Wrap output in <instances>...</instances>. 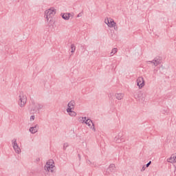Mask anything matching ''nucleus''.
Masks as SVG:
<instances>
[{"mask_svg":"<svg viewBox=\"0 0 176 176\" xmlns=\"http://www.w3.org/2000/svg\"><path fill=\"white\" fill-rule=\"evenodd\" d=\"M56 13H57V10L54 7H51L45 11L44 17L47 24H54L56 23V19H54Z\"/></svg>","mask_w":176,"mask_h":176,"instance_id":"obj_1","label":"nucleus"},{"mask_svg":"<svg viewBox=\"0 0 176 176\" xmlns=\"http://www.w3.org/2000/svg\"><path fill=\"white\" fill-rule=\"evenodd\" d=\"M55 168L56 166H54V161H53V160H48L45 166V171H47L48 173H53Z\"/></svg>","mask_w":176,"mask_h":176,"instance_id":"obj_2","label":"nucleus"},{"mask_svg":"<svg viewBox=\"0 0 176 176\" xmlns=\"http://www.w3.org/2000/svg\"><path fill=\"white\" fill-rule=\"evenodd\" d=\"M80 122H81V123H85L87 126H89L90 129H92L94 131H96V127H94V124L91 120L87 118L86 117H81L80 118Z\"/></svg>","mask_w":176,"mask_h":176,"instance_id":"obj_3","label":"nucleus"},{"mask_svg":"<svg viewBox=\"0 0 176 176\" xmlns=\"http://www.w3.org/2000/svg\"><path fill=\"white\" fill-rule=\"evenodd\" d=\"M104 23L109 28H114V30H118V27H116V23L112 18L107 17L104 19Z\"/></svg>","mask_w":176,"mask_h":176,"instance_id":"obj_4","label":"nucleus"},{"mask_svg":"<svg viewBox=\"0 0 176 176\" xmlns=\"http://www.w3.org/2000/svg\"><path fill=\"white\" fill-rule=\"evenodd\" d=\"M25 104H27V96L23 93H21L19 94V105L21 108H23L25 107Z\"/></svg>","mask_w":176,"mask_h":176,"instance_id":"obj_5","label":"nucleus"},{"mask_svg":"<svg viewBox=\"0 0 176 176\" xmlns=\"http://www.w3.org/2000/svg\"><path fill=\"white\" fill-rule=\"evenodd\" d=\"M136 84L138 89H143L145 86V79H144V77H138L136 80Z\"/></svg>","mask_w":176,"mask_h":176,"instance_id":"obj_6","label":"nucleus"},{"mask_svg":"<svg viewBox=\"0 0 176 176\" xmlns=\"http://www.w3.org/2000/svg\"><path fill=\"white\" fill-rule=\"evenodd\" d=\"M12 145L16 153H21V149L19 148V145H17L16 140H12Z\"/></svg>","mask_w":176,"mask_h":176,"instance_id":"obj_7","label":"nucleus"},{"mask_svg":"<svg viewBox=\"0 0 176 176\" xmlns=\"http://www.w3.org/2000/svg\"><path fill=\"white\" fill-rule=\"evenodd\" d=\"M168 163H176V153H173L167 159Z\"/></svg>","mask_w":176,"mask_h":176,"instance_id":"obj_8","label":"nucleus"},{"mask_svg":"<svg viewBox=\"0 0 176 176\" xmlns=\"http://www.w3.org/2000/svg\"><path fill=\"white\" fill-rule=\"evenodd\" d=\"M69 111L75 109V101L71 100L67 104V109Z\"/></svg>","mask_w":176,"mask_h":176,"instance_id":"obj_9","label":"nucleus"},{"mask_svg":"<svg viewBox=\"0 0 176 176\" xmlns=\"http://www.w3.org/2000/svg\"><path fill=\"white\" fill-rule=\"evenodd\" d=\"M71 16L72 15L68 12L61 14V16H62V19H63V20H69V19L71 18Z\"/></svg>","mask_w":176,"mask_h":176,"instance_id":"obj_10","label":"nucleus"},{"mask_svg":"<svg viewBox=\"0 0 176 176\" xmlns=\"http://www.w3.org/2000/svg\"><path fill=\"white\" fill-rule=\"evenodd\" d=\"M38 126L36 125L34 126H32L30 129V133H32V134H35V133H37L38 132Z\"/></svg>","mask_w":176,"mask_h":176,"instance_id":"obj_11","label":"nucleus"},{"mask_svg":"<svg viewBox=\"0 0 176 176\" xmlns=\"http://www.w3.org/2000/svg\"><path fill=\"white\" fill-rule=\"evenodd\" d=\"M67 113L69 115V116L75 118L76 116V112H75L74 110H69L67 109Z\"/></svg>","mask_w":176,"mask_h":176,"instance_id":"obj_12","label":"nucleus"},{"mask_svg":"<svg viewBox=\"0 0 176 176\" xmlns=\"http://www.w3.org/2000/svg\"><path fill=\"white\" fill-rule=\"evenodd\" d=\"M115 97L117 100H123L124 95L123 94H116Z\"/></svg>","mask_w":176,"mask_h":176,"instance_id":"obj_13","label":"nucleus"},{"mask_svg":"<svg viewBox=\"0 0 176 176\" xmlns=\"http://www.w3.org/2000/svg\"><path fill=\"white\" fill-rule=\"evenodd\" d=\"M116 53H118V48H113L111 50L110 54H111V56H113L114 54H116Z\"/></svg>","mask_w":176,"mask_h":176,"instance_id":"obj_14","label":"nucleus"},{"mask_svg":"<svg viewBox=\"0 0 176 176\" xmlns=\"http://www.w3.org/2000/svg\"><path fill=\"white\" fill-rule=\"evenodd\" d=\"M71 49H72V53H74L76 50V47L74 45H71Z\"/></svg>","mask_w":176,"mask_h":176,"instance_id":"obj_15","label":"nucleus"},{"mask_svg":"<svg viewBox=\"0 0 176 176\" xmlns=\"http://www.w3.org/2000/svg\"><path fill=\"white\" fill-rule=\"evenodd\" d=\"M154 65H157L160 64V60L153 61Z\"/></svg>","mask_w":176,"mask_h":176,"instance_id":"obj_16","label":"nucleus"},{"mask_svg":"<svg viewBox=\"0 0 176 176\" xmlns=\"http://www.w3.org/2000/svg\"><path fill=\"white\" fill-rule=\"evenodd\" d=\"M83 16V12H80L78 15L77 17H82Z\"/></svg>","mask_w":176,"mask_h":176,"instance_id":"obj_17","label":"nucleus"},{"mask_svg":"<svg viewBox=\"0 0 176 176\" xmlns=\"http://www.w3.org/2000/svg\"><path fill=\"white\" fill-rule=\"evenodd\" d=\"M32 120H35V116H32L30 117V121L32 122Z\"/></svg>","mask_w":176,"mask_h":176,"instance_id":"obj_18","label":"nucleus"},{"mask_svg":"<svg viewBox=\"0 0 176 176\" xmlns=\"http://www.w3.org/2000/svg\"><path fill=\"white\" fill-rule=\"evenodd\" d=\"M146 168V166H143V167L142 168L141 171H145V169Z\"/></svg>","mask_w":176,"mask_h":176,"instance_id":"obj_19","label":"nucleus"},{"mask_svg":"<svg viewBox=\"0 0 176 176\" xmlns=\"http://www.w3.org/2000/svg\"><path fill=\"white\" fill-rule=\"evenodd\" d=\"M152 163V162H149L146 165V167H149V166H151V164Z\"/></svg>","mask_w":176,"mask_h":176,"instance_id":"obj_20","label":"nucleus"},{"mask_svg":"<svg viewBox=\"0 0 176 176\" xmlns=\"http://www.w3.org/2000/svg\"><path fill=\"white\" fill-rule=\"evenodd\" d=\"M67 146H68V144L66 143L64 144V148H67Z\"/></svg>","mask_w":176,"mask_h":176,"instance_id":"obj_21","label":"nucleus"}]
</instances>
